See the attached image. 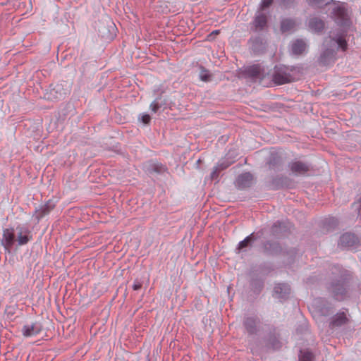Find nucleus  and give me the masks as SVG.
I'll return each instance as SVG.
<instances>
[{
    "mask_svg": "<svg viewBox=\"0 0 361 361\" xmlns=\"http://www.w3.org/2000/svg\"><path fill=\"white\" fill-rule=\"evenodd\" d=\"M290 290V286L288 283H279L275 285L273 295L279 299L286 300L288 298Z\"/></svg>",
    "mask_w": 361,
    "mask_h": 361,
    "instance_id": "10",
    "label": "nucleus"
},
{
    "mask_svg": "<svg viewBox=\"0 0 361 361\" xmlns=\"http://www.w3.org/2000/svg\"><path fill=\"white\" fill-rule=\"evenodd\" d=\"M263 252L268 256H277L279 255H289L292 262L297 255V250L292 248L289 250H284L277 242L267 241L262 245Z\"/></svg>",
    "mask_w": 361,
    "mask_h": 361,
    "instance_id": "4",
    "label": "nucleus"
},
{
    "mask_svg": "<svg viewBox=\"0 0 361 361\" xmlns=\"http://www.w3.org/2000/svg\"><path fill=\"white\" fill-rule=\"evenodd\" d=\"M227 166H228L227 165H226V166L219 165V166H215L213 169V171L211 173L212 179H216L218 178L219 173L221 171L225 169Z\"/></svg>",
    "mask_w": 361,
    "mask_h": 361,
    "instance_id": "26",
    "label": "nucleus"
},
{
    "mask_svg": "<svg viewBox=\"0 0 361 361\" xmlns=\"http://www.w3.org/2000/svg\"><path fill=\"white\" fill-rule=\"evenodd\" d=\"M338 245L345 248L356 249L360 245V240L354 233H345L340 237Z\"/></svg>",
    "mask_w": 361,
    "mask_h": 361,
    "instance_id": "6",
    "label": "nucleus"
},
{
    "mask_svg": "<svg viewBox=\"0 0 361 361\" xmlns=\"http://www.w3.org/2000/svg\"><path fill=\"white\" fill-rule=\"evenodd\" d=\"M308 1L312 5H319L323 3L324 0H308Z\"/></svg>",
    "mask_w": 361,
    "mask_h": 361,
    "instance_id": "32",
    "label": "nucleus"
},
{
    "mask_svg": "<svg viewBox=\"0 0 361 361\" xmlns=\"http://www.w3.org/2000/svg\"><path fill=\"white\" fill-rule=\"evenodd\" d=\"M142 286V283L140 282L138 279H135L134 281V284L133 285V289L134 290H140Z\"/></svg>",
    "mask_w": 361,
    "mask_h": 361,
    "instance_id": "27",
    "label": "nucleus"
},
{
    "mask_svg": "<svg viewBox=\"0 0 361 361\" xmlns=\"http://www.w3.org/2000/svg\"><path fill=\"white\" fill-rule=\"evenodd\" d=\"M332 13L336 22L338 25L341 26L348 25L349 19L348 18L347 11L343 7L340 6H335L333 9Z\"/></svg>",
    "mask_w": 361,
    "mask_h": 361,
    "instance_id": "8",
    "label": "nucleus"
},
{
    "mask_svg": "<svg viewBox=\"0 0 361 361\" xmlns=\"http://www.w3.org/2000/svg\"><path fill=\"white\" fill-rule=\"evenodd\" d=\"M345 312H339L334 314L329 322V328L333 329L336 327H340L349 323V319L346 313L348 312V309H345Z\"/></svg>",
    "mask_w": 361,
    "mask_h": 361,
    "instance_id": "7",
    "label": "nucleus"
},
{
    "mask_svg": "<svg viewBox=\"0 0 361 361\" xmlns=\"http://www.w3.org/2000/svg\"><path fill=\"white\" fill-rule=\"evenodd\" d=\"M353 274L340 265H334L325 283L329 295L336 301H343L350 297Z\"/></svg>",
    "mask_w": 361,
    "mask_h": 361,
    "instance_id": "1",
    "label": "nucleus"
},
{
    "mask_svg": "<svg viewBox=\"0 0 361 361\" xmlns=\"http://www.w3.org/2000/svg\"><path fill=\"white\" fill-rule=\"evenodd\" d=\"M352 209L361 218V197L352 204Z\"/></svg>",
    "mask_w": 361,
    "mask_h": 361,
    "instance_id": "25",
    "label": "nucleus"
},
{
    "mask_svg": "<svg viewBox=\"0 0 361 361\" xmlns=\"http://www.w3.org/2000/svg\"><path fill=\"white\" fill-rule=\"evenodd\" d=\"M265 343L264 347L267 350H279L282 347V343L280 341V334L276 328L274 326H268L267 335L264 338Z\"/></svg>",
    "mask_w": 361,
    "mask_h": 361,
    "instance_id": "5",
    "label": "nucleus"
},
{
    "mask_svg": "<svg viewBox=\"0 0 361 361\" xmlns=\"http://www.w3.org/2000/svg\"><path fill=\"white\" fill-rule=\"evenodd\" d=\"M250 287L256 293H259L264 287V282L259 278H252L250 281Z\"/></svg>",
    "mask_w": 361,
    "mask_h": 361,
    "instance_id": "19",
    "label": "nucleus"
},
{
    "mask_svg": "<svg viewBox=\"0 0 361 361\" xmlns=\"http://www.w3.org/2000/svg\"><path fill=\"white\" fill-rule=\"evenodd\" d=\"M267 16L264 14L258 15L255 18V26L256 30H262L267 25Z\"/></svg>",
    "mask_w": 361,
    "mask_h": 361,
    "instance_id": "20",
    "label": "nucleus"
},
{
    "mask_svg": "<svg viewBox=\"0 0 361 361\" xmlns=\"http://www.w3.org/2000/svg\"><path fill=\"white\" fill-rule=\"evenodd\" d=\"M306 44L302 39H297L292 44V52L295 55H300L306 50Z\"/></svg>",
    "mask_w": 361,
    "mask_h": 361,
    "instance_id": "17",
    "label": "nucleus"
},
{
    "mask_svg": "<svg viewBox=\"0 0 361 361\" xmlns=\"http://www.w3.org/2000/svg\"><path fill=\"white\" fill-rule=\"evenodd\" d=\"M55 207V204L52 200H49L44 204L39 206L35 209V216L37 219H40L49 214V212Z\"/></svg>",
    "mask_w": 361,
    "mask_h": 361,
    "instance_id": "12",
    "label": "nucleus"
},
{
    "mask_svg": "<svg viewBox=\"0 0 361 361\" xmlns=\"http://www.w3.org/2000/svg\"><path fill=\"white\" fill-rule=\"evenodd\" d=\"M262 68L259 65H254L249 67L247 72L253 77H259Z\"/></svg>",
    "mask_w": 361,
    "mask_h": 361,
    "instance_id": "24",
    "label": "nucleus"
},
{
    "mask_svg": "<svg viewBox=\"0 0 361 361\" xmlns=\"http://www.w3.org/2000/svg\"><path fill=\"white\" fill-rule=\"evenodd\" d=\"M324 46L325 50L320 56V63L326 66L334 61L339 48L343 51L347 49L348 44L343 32H331L329 37L325 39Z\"/></svg>",
    "mask_w": 361,
    "mask_h": 361,
    "instance_id": "2",
    "label": "nucleus"
},
{
    "mask_svg": "<svg viewBox=\"0 0 361 361\" xmlns=\"http://www.w3.org/2000/svg\"><path fill=\"white\" fill-rule=\"evenodd\" d=\"M273 80L274 82L278 85H282L290 82L288 77L286 74L277 73L274 74Z\"/></svg>",
    "mask_w": 361,
    "mask_h": 361,
    "instance_id": "23",
    "label": "nucleus"
},
{
    "mask_svg": "<svg viewBox=\"0 0 361 361\" xmlns=\"http://www.w3.org/2000/svg\"><path fill=\"white\" fill-rule=\"evenodd\" d=\"M200 77L202 80L207 81L209 80L210 75L207 73L206 71H204L201 73Z\"/></svg>",
    "mask_w": 361,
    "mask_h": 361,
    "instance_id": "31",
    "label": "nucleus"
},
{
    "mask_svg": "<svg viewBox=\"0 0 361 361\" xmlns=\"http://www.w3.org/2000/svg\"><path fill=\"white\" fill-rule=\"evenodd\" d=\"M260 238L259 233H252L247 237H246L243 240L240 241L238 245L237 249L240 250L244 248L247 247L248 246H250L252 243Z\"/></svg>",
    "mask_w": 361,
    "mask_h": 361,
    "instance_id": "15",
    "label": "nucleus"
},
{
    "mask_svg": "<svg viewBox=\"0 0 361 361\" xmlns=\"http://www.w3.org/2000/svg\"><path fill=\"white\" fill-rule=\"evenodd\" d=\"M295 27V21L290 19H284L281 22V30L282 32H286L293 30Z\"/></svg>",
    "mask_w": 361,
    "mask_h": 361,
    "instance_id": "21",
    "label": "nucleus"
},
{
    "mask_svg": "<svg viewBox=\"0 0 361 361\" xmlns=\"http://www.w3.org/2000/svg\"><path fill=\"white\" fill-rule=\"evenodd\" d=\"M314 355L312 351L308 349L300 350L299 354V361H314Z\"/></svg>",
    "mask_w": 361,
    "mask_h": 361,
    "instance_id": "22",
    "label": "nucleus"
},
{
    "mask_svg": "<svg viewBox=\"0 0 361 361\" xmlns=\"http://www.w3.org/2000/svg\"><path fill=\"white\" fill-rule=\"evenodd\" d=\"M319 311L322 315L327 317L334 312V305L326 300H323L319 306Z\"/></svg>",
    "mask_w": 361,
    "mask_h": 361,
    "instance_id": "16",
    "label": "nucleus"
},
{
    "mask_svg": "<svg viewBox=\"0 0 361 361\" xmlns=\"http://www.w3.org/2000/svg\"><path fill=\"white\" fill-rule=\"evenodd\" d=\"M253 177L250 173H244L240 175L237 179L236 184L239 188L250 187L252 183Z\"/></svg>",
    "mask_w": 361,
    "mask_h": 361,
    "instance_id": "14",
    "label": "nucleus"
},
{
    "mask_svg": "<svg viewBox=\"0 0 361 361\" xmlns=\"http://www.w3.org/2000/svg\"><path fill=\"white\" fill-rule=\"evenodd\" d=\"M141 121L145 124H148L151 121V117L149 114H143L141 116Z\"/></svg>",
    "mask_w": 361,
    "mask_h": 361,
    "instance_id": "28",
    "label": "nucleus"
},
{
    "mask_svg": "<svg viewBox=\"0 0 361 361\" xmlns=\"http://www.w3.org/2000/svg\"><path fill=\"white\" fill-rule=\"evenodd\" d=\"M42 330V325L39 322L27 324L23 327L22 333L25 337H30L39 334Z\"/></svg>",
    "mask_w": 361,
    "mask_h": 361,
    "instance_id": "11",
    "label": "nucleus"
},
{
    "mask_svg": "<svg viewBox=\"0 0 361 361\" xmlns=\"http://www.w3.org/2000/svg\"><path fill=\"white\" fill-rule=\"evenodd\" d=\"M219 30H214L208 36L209 39H213V36H216V35H219Z\"/></svg>",
    "mask_w": 361,
    "mask_h": 361,
    "instance_id": "33",
    "label": "nucleus"
},
{
    "mask_svg": "<svg viewBox=\"0 0 361 361\" xmlns=\"http://www.w3.org/2000/svg\"><path fill=\"white\" fill-rule=\"evenodd\" d=\"M309 27L313 31L319 32L324 29V23L317 18H313L309 22Z\"/></svg>",
    "mask_w": 361,
    "mask_h": 361,
    "instance_id": "18",
    "label": "nucleus"
},
{
    "mask_svg": "<svg viewBox=\"0 0 361 361\" xmlns=\"http://www.w3.org/2000/svg\"><path fill=\"white\" fill-rule=\"evenodd\" d=\"M259 323V320L257 317H245L243 322V326L249 335L257 334Z\"/></svg>",
    "mask_w": 361,
    "mask_h": 361,
    "instance_id": "9",
    "label": "nucleus"
},
{
    "mask_svg": "<svg viewBox=\"0 0 361 361\" xmlns=\"http://www.w3.org/2000/svg\"><path fill=\"white\" fill-rule=\"evenodd\" d=\"M159 108V105L156 102H154L150 104V109L154 113H156L158 111Z\"/></svg>",
    "mask_w": 361,
    "mask_h": 361,
    "instance_id": "29",
    "label": "nucleus"
},
{
    "mask_svg": "<svg viewBox=\"0 0 361 361\" xmlns=\"http://www.w3.org/2000/svg\"><path fill=\"white\" fill-rule=\"evenodd\" d=\"M290 169L295 175H303L309 171V166L300 161H293L290 164Z\"/></svg>",
    "mask_w": 361,
    "mask_h": 361,
    "instance_id": "13",
    "label": "nucleus"
},
{
    "mask_svg": "<svg viewBox=\"0 0 361 361\" xmlns=\"http://www.w3.org/2000/svg\"><path fill=\"white\" fill-rule=\"evenodd\" d=\"M272 3V0H262L261 4L262 8L269 7Z\"/></svg>",
    "mask_w": 361,
    "mask_h": 361,
    "instance_id": "30",
    "label": "nucleus"
},
{
    "mask_svg": "<svg viewBox=\"0 0 361 361\" xmlns=\"http://www.w3.org/2000/svg\"><path fill=\"white\" fill-rule=\"evenodd\" d=\"M16 228L18 230L17 235L13 227L4 230L1 245L8 252L16 241H18V245H23L27 244L32 238L27 227H16Z\"/></svg>",
    "mask_w": 361,
    "mask_h": 361,
    "instance_id": "3",
    "label": "nucleus"
}]
</instances>
